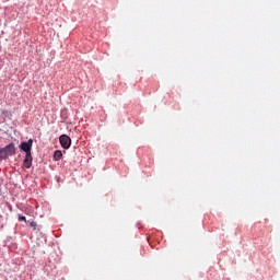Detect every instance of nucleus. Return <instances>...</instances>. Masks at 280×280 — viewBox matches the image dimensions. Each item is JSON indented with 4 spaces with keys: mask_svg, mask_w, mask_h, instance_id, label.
<instances>
[{
    "mask_svg": "<svg viewBox=\"0 0 280 280\" xmlns=\"http://www.w3.org/2000/svg\"><path fill=\"white\" fill-rule=\"evenodd\" d=\"M14 154H16L14 143H10L9 145L0 149V159H8L9 156H14Z\"/></svg>",
    "mask_w": 280,
    "mask_h": 280,
    "instance_id": "f257e3e1",
    "label": "nucleus"
},
{
    "mask_svg": "<svg viewBox=\"0 0 280 280\" xmlns=\"http://www.w3.org/2000/svg\"><path fill=\"white\" fill-rule=\"evenodd\" d=\"M59 142L61 148H63V150H69L71 148V138L67 135L60 136Z\"/></svg>",
    "mask_w": 280,
    "mask_h": 280,
    "instance_id": "f03ea898",
    "label": "nucleus"
},
{
    "mask_svg": "<svg viewBox=\"0 0 280 280\" xmlns=\"http://www.w3.org/2000/svg\"><path fill=\"white\" fill-rule=\"evenodd\" d=\"M34 143V140L30 139L26 142H21L20 144V149L23 150V152H25V154H32V145Z\"/></svg>",
    "mask_w": 280,
    "mask_h": 280,
    "instance_id": "7ed1b4c3",
    "label": "nucleus"
},
{
    "mask_svg": "<svg viewBox=\"0 0 280 280\" xmlns=\"http://www.w3.org/2000/svg\"><path fill=\"white\" fill-rule=\"evenodd\" d=\"M32 161H33L32 153H26L23 161V166L26 170H30V167H32Z\"/></svg>",
    "mask_w": 280,
    "mask_h": 280,
    "instance_id": "20e7f679",
    "label": "nucleus"
},
{
    "mask_svg": "<svg viewBox=\"0 0 280 280\" xmlns=\"http://www.w3.org/2000/svg\"><path fill=\"white\" fill-rule=\"evenodd\" d=\"M60 159H62V151L57 150L54 153V161H60Z\"/></svg>",
    "mask_w": 280,
    "mask_h": 280,
    "instance_id": "39448f33",
    "label": "nucleus"
},
{
    "mask_svg": "<svg viewBox=\"0 0 280 280\" xmlns=\"http://www.w3.org/2000/svg\"><path fill=\"white\" fill-rule=\"evenodd\" d=\"M19 222H27V219L23 215L18 217Z\"/></svg>",
    "mask_w": 280,
    "mask_h": 280,
    "instance_id": "423d86ee",
    "label": "nucleus"
},
{
    "mask_svg": "<svg viewBox=\"0 0 280 280\" xmlns=\"http://www.w3.org/2000/svg\"><path fill=\"white\" fill-rule=\"evenodd\" d=\"M31 226H33L34 229H36V222H31Z\"/></svg>",
    "mask_w": 280,
    "mask_h": 280,
    "instance_id": "0eeeda50",
    "label": "nucleus"
}]
</instances>
